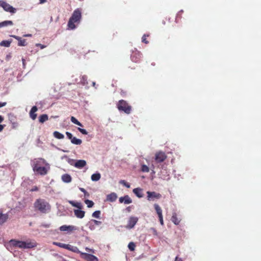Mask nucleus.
Returning a JSON list of instances; mask_svg holds the SVG:
<instances>
[{
  "label": "nucleus",
  "mask_w": 261,
  "mask_h": 261,
  "mask_svg": "<svg viewBox=\"0 0 261 261\" xmlns=\"http://www.w3.org/2000/svg\"><path fill=\"white\" fill-rule=\"evenodd\" d=\"M9 244L12 247L23 249H31L37 246L36 242L32 240L22 241L16 239H12L10 240Z\"/></svg>",
  "instance_id": "f257e3e1"
},
{
  "label": "nucleus",
  "mask_w": 261,
  "mask_h": 261,
  "mask_svg": "<svg viewBox=\"0 0 261 261\" xmlns=\"http://www.w3.org/2000/svg\"><path fill=\"white\" fill-rule=\"evenodd\" d=\"M35 208L42 213L46 214L50 210V205L43 199H38L34 203Z\"/></svg>",
  "instance_id": "f03ea898"
},
{
  "label": "nucleus",
  "mask_w": 261,
  "mask_h": 261,
  "mask_svg": "<svg viewBox=\"0 0 261 261\" xmlns=\"http://www.w3.org/2000/svg\"><path fill=\"white\" fill-rule=\"evenodd\" d=\"M82 18V12L79 9H75L68 22V27L71 30L75 29L74 23L80 22Z\"/></svg>",
  "instance_id": "7ed1b4c3"
},
{
  "label": "nucleus",
  "mask_w": 261,
  "mask_h": 261,
  "mask_svg": "<svg viewBox=\"0 0 261 261\" xmlns=\"http://www.w3.org/2000/svg\"><path fill=\"white\" fill-rule=\"evenodd\" d=\"M45 161L43 159H39L34 161L32 164V167L34 171L37 174L44 175L47 173V169L45 167L40 166L44 164Z\"/></svg>",
  "instance_id": "20e7f679"
},
{
  "label": "nucleus",
  "mask_w": 261,
  "mask_h": 261,
  "mask_svg": "<svg viewBox=\"0 0 261 261\" xmlns=\"http://www.w3.org/2000/svg\"><path fill=\"white\" fill-rule=\"evenodd\" d=\"M117 108L120 111H123L125 113L129 114L130 113L132 107L129 106L126 101L120 100L117 104Z\"/></svg>",
  "instance_id": "39448f33"
},
{
  "label": "nucleus",
  "mask_w": 261,
  "mask_h": 261,
  "mask_svg": "<svg viewBox=\"0 0 261 261\" xmlns=\"http://www.w3.org/2000/svg\"><path fill=\"white\" fill-rule=\"evenodd\" d=\"M0 6L2 7L5 11L12 14L15 13L16 11L15 8H13L4 1H0Z\"/></svg>",
  "instance_id": "423d86ee"
},
{
  "label": "nucleus",
  "mask_w": 261,
  "mask_h": 261,
  "mask_svg": "<svg viewBox=\"0 0 261 261\" xmlns=\"http://www.w3.org/2000/svg\"><path fill=\"white\" fill-rule=\"evenodd\" d=\"M147 198L148 201H155V200L159 199L161 198L162 195L160 193L155 192L147 191Z\"/></svg>",
  "instance_id": "0eeeda50"
},
{
  "label": "nucleus",
  "mask_w": 261,
  "mask_h": 261,
  "mask_svg": "<svg viewBox=\"0 0 261 261\" xmlns=\"http://www.w3.org/2000/svg\"><path fill=\"white\" fill-rule=\"evenodd\" d=\"M81 256L86 261H98L97 257L91 254L82 252Z\"/></svg>",
  "instance_id": "6e6552de"
},
{
  "label": "nucleus",
  "mask_w": 261,
  "mask_h": 261,
  "mask_svg": "<svg viewBox=\"0 0 261 261\" xmlns=\"http://www.w3.org/2000/svg\"><path fill=\"white\" fill-rule=\"evenodd\" d=\"M138 221V218L137 217H130L128 220L126 228L128 229H132L134 228Z\"/></svg>",
  "instance_id": "1a4fd4ad"
},
{
  "label": "nucleus",
  "mask_w": 261,
  "mask_h": 261,
  "mask_svg": "<svg viewBox=\"0 0 261 261\" xmlns=\"http://www.w3.org/2000/svg\"><path fill=\"white\" fill-rule=\"evenodd\" d=\"M59 229L62 231H67V232H71L73 230H76L77 229V227L76 226L73 225H64L59 227Z\"/></svg>",
  "instance_id": "9d476101"
},
{
  "label": "nucleus",
  "mask_w": 261,
  "mask_h": 261,
  "mask_svg": "<svg viewBox=\"0 0 261 261\" xmlns=\"http://www.w3.org/2000/svg\"><path fill=\"white\" fill-rule=\"evenodd\" d=\"M166 158L167 156L165 153L163 152L160 151L155 154V160L158 163H161L164 161Z\"/></svg>",
  "instance_id": "9b49d317"
},
{
  "label": "nucleus",
  "mask_w": 261,
  "mask_h": 261,
  "mask_svg": "<svg viewBox=\"0 0 261 261\" xmlns=\"http://www.w3.org/2000/svg\"><path fill=\"white\" fill-rule=\"evenodd\" d=\"M119 201L121 203H124L125 204H129L132 202V200L128 195H126L124 196L120 197L119 198Z\"/></svg>",
  "instance_id": "f8f14e48"
},
{
  "label": "nucleus",
  "mask_w": 261,
  "mask_h": 261,
  "mask_svg": "<svg viewBox=\"0 0 261 261\" xmlns=\"http://www.w3.org/2000/svg\"><path fill=\"white\" fill-rule=\"evenodd\" d=\"M117 197L118 196L117 194L116 193L112 192L107 195L106 201L113 202L116 200Z\"/></svg>",
  "instance_id": "ddd939ff"
},
{
  "label": "nucleus",
  "mask_w": 261,
  "mask_h": 261,
  "mask_svg": "<svg viewBox=\"0 0 261 261\" xmlns=\"http://www.w3.org/2000/svg\"><path fill=\"white\" fill-rule=\"evenodd\" d=\"M10 37H13L15 38V39L17 40L18 41V45L19 46H25L27 45V44L25 43V39H21V38L14 35H10Z\"/></svg>",
  "instance_id": "4468645a"
},
{
  "label": "nucleus",
  "mask_w": 261,
  "mask_h": 261,
  "mask_svg": "<svg viewBox=\"0 0 261 261\" xmlns=\"http://www.w3.org/2000/svg\"><path fill=\"white\" fill-rule=\"evenodd\" d=\"M86 165V161L84 160H76L75 163V167L78 169H82Z\"/></svg>",
  "instance_id": "2eb2a0df"
},
{
  "label": "nucleus",
  "mask_w": 261,
  "mask_h": 261,
  "mask_svg": "<svg viewBox=\"0 0 261 261\" xmlns=\"http://www.w3.org/2000/svg\"><path fill=\"white\" fill-rule=\"evenodd\" d=\"M66 249L70 250V251H72L73 252H74V253H79L81 255V253H82L81 251H80L79 250V249H78V248L77 247L74 246H72V245H69V244H67Z\"/></svg>",
  "instance_id": "dca6fc26"
},
{
  "label": "nucleus",
  "mask_w": 261,
  "mask_h": 261,
  "mask_svg": "<svg viewBox=\"0 0 261 261\" xmlns=\"http://www.w3.org/2000/svg\"><path fill=\"white\" fill-rule=\"evenodd\" d=\"M131 60L134 62H137L141 58V54L139 52L133 53L130 56Z\"/></svg>",
  "instance_id": "f3484780"
},
{
  "label": "nucleus",
  "mask_w": 261,
  "mask_h": 261,
  "mask_svg": "<svg viewBox=\"0 0 261 261\" xmlns=\"http://www.w3.org/2000/svg\"><path fill=\"white\" fill-rule=\"evenodd\" d=\"M74 213L75 216L78 218L82 219L84 217L85 212L81 210H74Z\"/></svg>",
  "instance_id": "a211bd4d"
},
{
  "label": "nucleus",
  "mask_w": 261,
  "mask_h": 261,
  "mask_svg": "<svg viewBox=\"0 0 261 261\" xmlns=\"http://www.w3.org/2000/svg\"><path fill=\"white\" fill-rule=\"evenodd\" d=\"M38 110V108L36 106H33L30 112V116L33 119L35 120L37 117V114L35 113Z\"/></svg>",
  "instance_id": "6ab92c4d"
},
{
  "label": "nucleus",
  "mask_w": 261,
  "mask_h": 261,
  "mask_svg": "<svg viewBox=\"0 0 261 261\" xmlns=\"http://www.w3.org/2000/svg\"><path fill=\"white\" fill-rule=\"evenodd\" d=\"M133 192L138 198H142L143 196L142 193V189L140 188H136L134 189Z\"/></svg>",
  "instance_id": "aec40b11"
},
{
  "label": "nucleus",
  "mask_w": 261,
  "mask_h": 261,
  "mask_svg": "<svg viewBox=\"0 0 261 261\" xmlns=\"http://www.w3.org/2000/svg\"><path fill=\"white\" fill-rule=\"evenodd\" d=\"M62 181L65 183H69L71 181V177L68 174H64L61 177Z\"/></svg>",
  "instance_id": "412c9836"
},
{
  "label": "nucleus",
  "mask_w": 261,
  "mask_h": 261,
  "mask_svg": "<svg viewBox=\"0 0 261 261\" xmlns=\"http://www.w3.org/2000/svg\"><path fill=\"white\" fill-rule=\"evenodd\" d=\"M8 218V215L7 214H3L0 211V224H2L5 222Z\"/></svg>",
  "instance_id": "4be33fe9"
},
{
  "label": "nucleus",
  "mask_w": 261,
  "mask_h": 261,
  "mask_svg": "<svg viewBox=\"0 0 261 261\" xmlns=\"http://www.w3.org/2000/svg\"><path fill=\"white\" fill-rule=\"evenodd\" d=\"M101 175L99 172H96L91 175V179L93 181H97L100 179Z\"/></svg>",
  "instance_id": "5701e85b"
},
{
  "label": "nucleus",
  "mask_w": 261,
  "mask_h": 261,
  "mask_svg": "<svg viewBox=\"0 0 261 261\" xmlns=\"http://www.w3.org/2000/svg\"><path fill=\"white\" fill-rule=\"evenodd\" d=\"M13 24V21L11 20H5L0 22V28L7 27L8 25H12Z\"/></svg>",
  "instance_id": "b1692460"
},
{
  "label": "nucleus",
  "mask_w": 261,
  "mask_h": 261,
  "mask_svg": "<svg viewBox=\"0 0 261 261\" xmlns=\"http://www.w3.org/2000/svg\"><path fill=\"white\" fill-rule=\"evenodd\" d=\"M12 41V40L11 39L9 40H3L0 42V46L8 47L10 46Z\"/></svg>",
  "instance_id": "393cba45"
},
{
  "label": "nucleus",
  "mask_w": 261,
  "mask_h": 261,
  "mask_svg": "<svg viewBox=\"0 0 261 261\" xmlns=\"http://www.w3.org/2000/svg\"><path fill=\"white\" fill-rule=\"evenodd\" d=\"M154 209L158 215V217L162 216V210L158 204H154Z\"/></svg>",
  "instance_id": "a878e982"
},
{
  "label": "nucleus",
  "mask_w": 261,
  "mask_h": 261,
  "mask_svg": "<svg viewBox=\"0 0 261 261\" xmlns=\"http://www.w3.org/2000/svg\"><path fill=\"white\" fill-rule=\"evenodd\" d=\"M48 117L47 114H42L39 117V121L43 123L48 120Z\"/></svg>",
  "instance_id": "bb28decb"
},
{
  "label": "nucleus",
  "mask_w": 261,
  "mask_h": 261,
  "mask_svg": "<svg viewBox=\"0 0 261 261\" xmlns=\"http://www.w3.org/2000/svg\"><path fill=\"white\" fill-rule=\"evenodd\" d=\"M171 221L173 223H174L175 225L179 224L180 222V220L178 219L176 216V213H173L171 218Z\"/></svg>",
  "instance_id": "cd10ccee"
},
{
  "label": "nucleus",
  "mask_w": 261,
  "mask_h": 261,
  "mask_svg": "<svg viewBox=\"0 0 261 261\" xmlns=\"http://www.w3.org/2000/svg\"><path fill=\"white\" fill-rule=\"evenodd\" d=\"M53 135L54 137L58 139H62L64 138V135L58 131L54 132L53 133Z\"/></svg>",
  "instance_id": "c85d7f7f"
},
{
  "label": "nucleus",
  "mask_w": 261,
  "mask_h": 261,
  "mask_svg": "<svg viewBox=\"0 0 261 261\" xmlns=\"http://www.w3.org/2000/svg\"><path fill=\"white\" fill-rule=\"evenodd\" d=\"M71 142L74 145H81L82 143V140L74 137L71 140Z\"/></svg>",
  "instance_id": "c756f323"
},
{
  "label": "nucleus",
  "mask_w": 261,
  "mask_h": 261,
  "mask_svg": "<svg viewBox=\"0 0 261 261\" xmlns=\"http://www.w3.org/2000/svg\"><path fill=\"white\" fill-rule=\"evenodd\" d=\"M67 158V161L68 162V164H69L71 166H75V163L76 162V160H74V159H70V158H68L67 157V155H64L63 157H62V159L63 158Z\"/></svg>",
  "instance_id": "7c9ffc66"
},
{
  "label": "nucleus",
  "mask_w": 261,
  "mask_h": 261,
  "mask_svg": "<svg viewBox=\"0 0 261 261\" xmlns=\"http://www.w3.org/2000/svg\"><path fill=\"white\" fill-rule=\"evenodd\" d=\"M71 121L75 124H76L80 126H83L82 124L80 121H79L76 118H75L73 116H72L71 117Z\"/></svg>",
  "instance_id": "2f4dec72"
},
{
  "label": "nucleus",
  "mask_w": 261,
  "mask_h": 261,
  "mask_svg": "<svg viewBox=\"0 0 261 261\" xmlns=\"http://www.w3.org/2000/svg\"><path fill=\"white\" fill-rule=\"evenodd\" d=\"M81 82L82 84L84 86L88 85L87 76L85 75H83L81 80Z\"/></svg>",
  "instance_id": "473e14b6"
},
{
  "label": "nucleus",
  "mask_w": 261,
  "mask_h": 261,
  "mask_svg": "<svg viewBox=\"0 0 261 261\" xmlns=\"http://www.w3.org/2000/svg\"><path fill=\"white\" fill-rule=\"evenodd\" d=\"M85 203L87 205V207L89 208L93 207L94 204V202L92 200L89 199L85 200Z\"/></svg>",
  "instance_id": "72a5a7b5"
},
{
  "label": "nucleus",
  "mask_w": 261,
  "mask_h": 261,
  "mask_svg": "<svg viewBox=\"0 0 261 261\" xmlns=\"http://www.w3.org/2000/svg\"><path fill=\"white\" fill-rule=\"evenodd\" d=\"M135 247H136V245L133 242L129 243V244H128V248L129 250L131 251L135 250Z\"/></svg>",
  "instance_id": "f704fd0d"
},
{
  "label": "nucleus",
  "mask_w": 261,
  "mask_h": 261,
  "mask_svg": "<svg viewBox=\"0 0 261 261\" xmlns=\"http://www.w3.org/2000/svg\"><path fill=\"white\" fill-rule=\"evenodd\" d=\"M53 244L56 246L60 247L62 248L66 249L67 244L59 243V242H54Z\"/></svg>",
  "instance_id": "c9c22d12"
},
{
  "label": "nucleus",
  "mask_w": 261,
  "mask_h": 261,
  "mask_svg": "<svg viewBox=\"0 0 261 261\" xmlns=\"http://www.w3.org/2000/svg\"><path fill=\"white\" fill-rule=\"evenodd\" d=\"M100 214L101 212L100 211H96L92 213V216L93 218H99Z\"/></svg>",
  "instance_id": "e433bc0d"
},
{
  "label": "nucleus",
  "mask_w": 261,
  "mask_h": 261,
  "mask_svg": "<svg viewBox=\"0 0 261 261\" xmlns=\"http://www.w3.org/2000/svg\"><path fill=\"white\" fill-rule=\"evenodd\" d=\"M141 170L143 172H148L149 171V167L146 165H142Z\"/></svg>",
  "instance_id": "4c0bfd02"
},
{
  "label": "nucleus",
  "mask_w": 261,
  "mask_h": 261,
  "mask_svg": "<svg viewBox=\"0 0 261 261\" xmlns=\"http://www.w3.org/2000/svg\"><path fill=\"white\" fill-rule=\"evenodd\" d=\"M119 184L123 185L124 186H125L127 188H130V184L129 183L126 182L124 180H120L119 181Z\"/></svg>",
  "instance_id": "58836bf2"
},
{
  "label": "nucleus",
  "mask_w": 261,
  "mask_h": 261,
  "mask_svg": "<svg viewBox=\"0 0 261 261\" xmlns=\"http://www.w3.org/2000/svg\"><path fill=\"white\" fill-rule=\"evenodd\" d=\"M149 231L152 232L154 236L157 237L158 236V233L156 230L153 227L150 228L149 229Z\"/></svg>",
  "instance_id": "ea45409f"
},
{
  "label": "nucleus",
  "mask_w": 261,
  "mask_h": 261,
  "mask_svg": "<svg viewBox=\"0 0 261 261\" xmlns=\"http://www.w3.org/2000/svg\"><path fill=\"white\" fill-rule=\"evenodd\" d=\"M77 129L81 133H82L83 135H87L88 134V132L85 129L78 127Z\"/></svg>",
  "instance_id": "a19ab883"
},
{
  "label": "nucleus",
  "mask_w": 261,
  "mask_h": 261,
  "mask_svg": "<svg viewBox=\"0 0 261 261\" xmlns=\"http://www.w3.org/2000/svg\"><path fill=\"white\" fill-rule=\"evenodd\" d=\"M74 207L77 208V210H81L83 207V205L81 202H76Z\"/></svg>",
  "instance_id": "79ce46f5"
},
{
  "label": "nucleus",
  "mask_w": 261,
  "mask_h": 261,
  "mask_svg": "<svg viewBox=\"0 0 261 261\" xmlns=\"http://www.w3.org/2000/svg\"><path fill=\"white\" fill-rule=\"evenodd\" d=\"M66 135L67 136V137L68 138V139H70V141H71V140L73 138V136L72 135V134L70 133V132H66Z\"/></svg>",
  "instance_id": "37998d69"
},
{
  "label": "nucleus",
  "mask_w": 261,
  "mask_h": 261,
  "mask_svg": "<svg viewBox=\"0 0 261 261\" xmlns=\"http://www.w3.org/2000/svg\"><path fill=\"white\" fill-rule=\"evenodd\" d=\"M80 190L84 194L85 196L88 197L89 196V194L86 191V190L85 189L83 188H80Z\"/></svg>",
  "instance_id": "c03bdc74"
},
{
  "label": "nucleus",
  "mask_w": 261,
  "mask_h": 261,
  "mask_svg": "<svg viewBox=\"0 0 261 261\" xmlns=\"http://www.w3.org/2000/svg\"><path fill=\"white\" fill-rule=\"evenodd\" d=\"M51 226L50 223H42L41 224L40 226L44 228H49Z\"/></svg>",
  "instance_id": "a18cd8bd"
},
{
  "label": "nucleus",
  "mask_w": 261,
  "mask_h": 261,
  "mask_svg": "<svg viewBox=\"0 0 261 261\" xmlns=\"http://www.w3.org/2000/svg\"><path fill=\"white\" fill-rule=\"evenodd\" d=\"M88 224L89 225V228L91 230H93L95 229V226H94V225L92 224L91 221L89 222Z\"/></svg>",
  "instance_id": "49530a36"
},
{
  "label": "nucleus",
  "mask_w": 261,
  "mask_h": 261,
  "mask_svg": "<svg viewBox=\"0 0 261 261\" xmlns=\"http://www.w3.org/2000/svg\"><path fill=\"white\" fill-rule=\"evenodd\" d=\"M91 221L93 222L95 225H99L101 224V222L96 220H91Z\"/></svg>",
  "instance_id": "de8ad7c7"
},
{
  "label": "nucleus",
  "mask_w": 261,
  "mask_h": 261,
  "mask_svg": "<svg viewBox=\"0 0 261 261\" xmlns=\"http://www.w3.org/2000/svg\"><path fill=\"white\" fill-rule=\"evenodd\" d=\"M146 35H144L142 36V42H143L144 43L147 44L148 43V41L146 40Z\"/></svg>",
  "instance_id": "09e8293b"
},
{
  "label": "nucleus",
  "mask_w": 261,
  "mask_h": 261,
  "mask_svg": "<svg viewBox=\"0 0 261 261\" xmlns=\"http://www.w3.org/2000/svg\"><path fill=\"white\" fill-rule=\"evenodd\" d=\"M159 221H160V224L162 225H164V221H163V216L159 217Z\"/></svg>",
  "instance_id": "8fccbe9b"
},
{
  "label": "nucleus",
  "mask_w": 261,
  "mask_h": 261,
  "mask_svg": "<svg viewBox=\"0 0 261 261\" xmlns=\"http://www.w3.org/2000/svg\"><path fill=\"white\" fill-rule=\"evenodd\" d=\"M68 202L73 207L74 206L76 203V202L72 200H69Z\"/></svg>",
  "instance_id": "3c124183"
},
{
  "label": "nucleus",
  "mask_w": 261,
  "mask_h": 261,
  "mask_svg": "<svg viewBox=\"0 0 261 261\" xmlns=\"http://www.w3.org/2000/svg\"><path fill=\"white\" fill-rule=\"evenodd\" d=\"M36 45H37V46H39V47H40V48H41V49H43V48H44L45 47V45H42V44H40V43L37 44H36Z\"/></svg>",
  "instance_id": "603ef678"
},
{
  "label": "nucleus",
  "mask_w": 261,
  "mask_h": 261,
  "mask_svg": "<svg viewBox=\"0 0 261 261\" xmlns=\"http://www.w3.org/2000/svg\"><path fill=\"white\" fill-rule=\"evenodd\" d=\"M7 103L6 102H0V108L3 107L6 105Z\"/></svg>",
  "instance_id": "864d4df0"
},
{
  "label": "nucleus",
  "mask_w": 261,
  "mask_h": 261,
  "mask_svg": "<svg viewBox=\"0 0 261 261\" xmlns=\"http://www.w3.org/2000/svg\"><path fill=\"white\" fill-rule=\"evenodd\" d=\"M174 261H182V260L181 258H179L177 256H176L175 258Z\"/></svg>",
  "instance_id": "5fc2aeb1"
},
{
  "label": "nucleus",
  "mask_w": 261,
  "mask_h": 261,
  "mask_svg": "<svg viewBox=\"0 0 261 261\" xmlns=\"http://www.w3.org/2000/svg\"><path fill=\"white\" fill-rule=\"evenodd\" d=\"M85 249H86V251H87L88 252H91H91H93V249H90V248H89L88 247H86L85 248Z\"/></svg>",
  "instance_id": "6e6d98bb"
},
{
  "label": "nucleus",
  "mask_w": 261,
  "mask_h": 261,
  "mask_svg": "<svg viewBox=\"0 0 261 261\" xmlns=\"http://www.w3.org/2000/svg\"><path fill=\"white\" fill-rule=\"evenodd\" d=\"M46 1H47V0H39V3L40 4H43L45 3H46Z\"/></svg>",
  "instance_id": "4d7b16f0"
},
{
  "label": "nucleus",
  "mask_w": 261,
  "mask_h": 261,
  "mask_svg": "<svg viewBox=\"0 0 261 261\" xmlns=\"http://www.w3.org/2000/svg\"><path fill=\"white\" fill-rule=\"evenodd\" d=\"M131 207L130 206H128L126 208V210L127 212H130L131 211Z\"/></svg>",
  "instance_id": "13d9d810"
},
{
  "label": "nucleus",
  "mask_w": 261,
  "mask_h": 261,
  "mask_svg": "<svg viewBox=\"0 0 261 261\" xmlns=\"http://www.w3.org/2000/svg\"><path fill=\"white\" fill-rule=\"evenodd\" d=\"M32 35V34H25L23 35V37H31Z\"/></svg>",
  "instance_id": "bf43d9fd"
},
{
  "label": "nucleus",
  "mask_w": 261,
  "mask_h": 261,
  "mask_svg": "<svg viewBox=\"0 0 261 261\" xmlns=\"http://www.w3.org/2000/svg\"><path fill=\"white\" fill-rule=\"evenodd\" d=\"M4 128V126L2 124H0V132H1L3 130Z\"/></svg>",
  "instance_id": "052dcab7"
},
{
  "label": "nucleus",
  "mask_w": 261,
  "mask_h": 261,
  "mask_svg": "<svg viewBox=\"0 0 261 261\" xmlns=\"http://www.w3.org/2000/svg\"><path fill=\"white\" fill-rule=\"evenodd\" d=\"M38 190V188L37 187H35L34 188L32 189V191H36Z\"/></svg>",
  "instance_id": "680f3d73"
},
{
  "label": "nucleus",
  "mask_w": 261,
  "mask_h": 261,
  "mask_svg": "<svg viewBox=\"0 0 261 261\" xmlns=\"http://www.w3.org/2000/svg\"><path fill=\"white\" fill-rule=\"evenodd\" d=\"M4 120V118L2 116L0 115V123Z\"/></svg>",
  "instance_id": "e2e57ef3"
},
{
  "label": "nucleus",
  "mask_w": 261,
  "mask_h": 261,
  "mask_svg": "<svg viewBox=\"0 0 261 261\" xmlns=\"http://www.w3.org/2000/svg\"><path fill=\"white\" fill-rule=\"evenodd\" d=\"M183 12V11H182V10L178 12V13L177 14V16H178L179 15V13H180V12Z\"/></svg>",
  "instance_id": "0e129e2a"
},
{
  "label": "nucleus",
  "mask_w": 261,
  "mask_h": 261,
  "mask_svg": "<svg viewBox=\"0 0 261 261\" xmlns=\"http://www.w3.org/2000/svg\"><path fill=\"white\" fill-rule=\"evenodd\" d=\"M95 85H96L95 82H92V86H95Z\"/></svg>",
  "instance_id": "69168bd1"
},
{
  "label": "nucleus",
  "mask_w": 261,
  "mask_h": 261,
  "mask_svg": "<svg viewBox=\"0 0 261 261\" xmlns=\"http://www.w3.org/2000/svg\"><path fill=\"white\" fill-rule=\"evenodd\" d=\"M22 60L23 65V66H24V59H22Z\"/></svg>",
  "instance_id": "338daca9"
},
{
  "label": "nucleus",
  "mask_w": 261,
  "mask_h": 261,
  "mask_svg": "<svg viewBox=\"0 0 261 261\" xmlns=\"http://www.w3.org/2000/svg\"><path fill=\"white\" fill-rule=\"evenodd\" d=\"M62 151L64 152H68V151L67 150H62Z\"/></svg>",
  "instance_id": "774afa93"
}]
</instances>
